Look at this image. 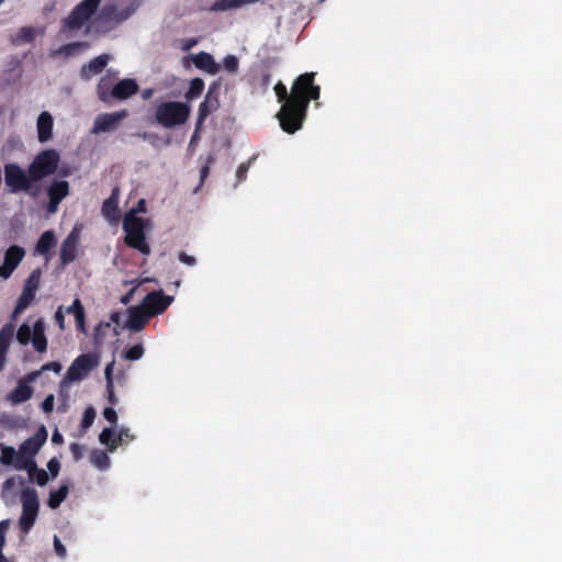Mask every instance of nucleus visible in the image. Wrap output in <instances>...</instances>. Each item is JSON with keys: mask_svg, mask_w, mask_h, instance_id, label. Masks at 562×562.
<instances>
[{"mask_svg": "<svg viewBox=\"0 0 562 562\" xmlns=\"http://www.w3.org/2000/svg\"><path fill=\"white\" fill-rule=\"evenodd\" d=\"M315 74L306 72L294 81L291 94L288 95L286 87L278 82L274 92L279 102H283L277 114L282 130L286 133H294L302 127L310 100L319 98V87L313 83Z\"/></svg>", "mask_w": 562, "mask_h": 562, "instance_id": "1", "label": "nucleus"}, {"mask_svg": "<svg viewBox=\"0 0 562 562\" xmlns=\"http://www.w3.org/2000/svg\"><path fill=\"white\" fill-rule=\"evenodd\" d=\"M153 223L144 216H135L134 212H127L123 220L125 244L138 250L143 255L150 254V246L146 239V233L150 232Z\"/></svg>", "mask_w": 562, "mask_h": 562, "instance_id": "2", "label": "nucleus"}, {"mask_svg": "<svg viewBox=\"0 0 562 562\" xmlns=\"http://www.w3.org/2000/svg\"><path fill=\"white\" fill-rule=\"evenodd\" d=\"M191 113L189 103L167 101L156 108V121L166 128H173L187 122Z\"/></svg>", "mask_w": 562, "mask_h": 562, "instance_id": "3", "label": "nucleus"}, {"mask_svg": "<svg viewBox=\"0 0 562 562\" xmlns=\"http://www.w3.org/2000/svg\"><path fill=\"white\" fill-rule=\"evenodd\" d=\"M99 363L100 358L97 353H86L77 357L67 369L61 386L83 380Z\"/></svg>", "mask_w": 562, "mask_h": 562, "instance_id": "4", "label": "nucleus"}, {"mask_svg": "<svg viewBox=\"0 0 562 562\" xmlns=\"http://www.w3.org/2000/svg\"><path fill=\"white\" fill-rule=\"evenodd\" d=\"M16 340L25 346L32 342L37 352H45L47 349V339L45 336V324L43 319H37L30 324H22L16 331Z\"/></svg>", "mask_w": 562, "mask_h": 562, "instance_id": "5", "label": "nucleus"}, {"mask_svg": "<svg viewBox=\"0 0 562 562\" xmlns=\"http://www.w3.org/2000/svg\"><path fill=\"white\" fill-rule=\"evenodd\" d=\"M22 513L19 518V526L24 533H27L37 518L40 503L37 492L26 487L21 494Z\"/></svg>", "mask_w": 562, "mask_h": 562, "instance_id": "6", "label": "nucleus"}, {"mask_svg": "<svg viewBox=\"0 0 562 562\" xmlns=\"http://www.w3.org/2000/svg\"><path fill=\"white\" fill-rule=\"evenodd\" d=\"M47 436V429L45 428V426H41L33 437L26 439L20 446V451L24 459V462H22L21 465L27 467L29 475H33L34 471L36 470V462L34 460V457L46 442Z\"/></svg>", "mask_w": 562, "mask_h": 562, "instance_id": "7", "label": "nucleus"}, {"mask_svg": "<svg viewBox=\"0 0 562 562\" xmlns=\"http://www.w3.org/2000/svg\"><path fill=\"white\" fill-rule=\"evenodd\" d=\"M101 0H83L80 2L65 20L61 32L66 34L83 27L95 12Z\"/></svg>", "mask_w": 562, "mask_h": 562, "instance_id": "8", "label": "nucleus"}, {"mask_svg": "<svg viewBox=\"0 0 562 562\" xmlns=\"http://www.w3.org/2000/svg\"><path fill=\"white\" fill-rule=\"evenodd\" d=\"M59 155L54 149H47L36 156L29 168V172L34 180H40L52 175L58 165Z\"/></svg>", "mask_w": 562, "mask_h": 562, "instance_id": "9", "label": "nucleus"}, {"mask_svg": "<svg viewBox=\"0 0 562 562\" xmlns=\"http://www.w3.org/2000/svg\"><path fill=\"white\" fill-rule=\"evenodd\" d=\"M4 181L10 192L15 193L19 191H30L34 180L19 166L14 164H9L4 167Z\"/></svg>", "mask_w": 562, "mask_h": 562, "instance_id": "10", "label": "nucleus"}, {"mask_svg": "<svg viewBox=\"0 0 562 562\" xmlns=\"http://www.w3.org/2000/svg\"><path fill=\"white\" fill-rule=\"evenodd\" d=\"M41 375V371H33L19 380L16 386L7 395V401L11 405H18L26 402L33 395L32 383L35 382Z\"/></svg>", "mask_w": 562, "mask_h": 562, "instance_id": "11", "label": "nucleus"}, {"mask_svg": "<svg viewBox=\"0 0 562 562\" xmlns=\"http://www.w3.org/2000/svg\"><path fill=\"white\" fill-rule=\"evenodd\" d=\"M173 297L164 295L162 292H151L146 295L140 306L149 317L161 314L172 303Z\"/></svg>", "mask_w": 562, "mask_h": 562, "instance_id": "12", "label": "nucleus"}, {"mask_svg": "<svg viewBox=\"0 0 562 562\" xmlns=\"http://www.w3.org/2000/svg\"><path fill=\"white\" fill-rule=\"evenodd\" d=\"M40 283V274L33 272L25 282L22 294L13 312V317L22 313L34 300Z\"/></svg>", "mask_w": 562, "mask_h": 562, "instance_id": "13", "label": "nucleus"}, {"mask_svg": "<svg viewBox=\"0 0 562 562\" xmlns=\"http://www.w3.org/2000/svg\"><path fill=\"white\" fill-rule=\"evenodd\" d=\"M25 251L19 246H11L4 255V263L0 267V278L8 279L22 261Z\"/></svg>", "mask_w": 562, "mask_h": 562, "instance_id": "14", "label": "nucleus"}, {"mask_svg": "<svg viewBox=\"0 0 562 562\" xmlns=\"http://www.w3.org/2000/svg\"><path fill=\"white\" fill-rule=\"evenodd\" d=\"M149 318L150 317L140 305L132 306L126 312L123 326L128 330L139 331L145 327Z\"/></svg>", "mask_w": 562, "mask_h": 562, "instance_id": "15", "label": "nucleus"}, {"mask_svg": "<svg viewBox=\"0 0 562 562\" xmlns=\"http://www.w3.org/2000/svg\"><path fill=\"white\" fill-rule=\"evenodd\" d=\"M125 116V111L100 114L94 120L92 132L95 134L111 132Z\"/></svg>", "mask_w": 562, "mask_h": 562, "instance_id": "16", "label": "nucleus"}, {"mask_svg": "<svg viewBox=\"0 0 562 562\" xmlns=\"http://www.w3.org/2000/svg\"><path fill=\"white\" fill-rule=\"evenodd\" d=\"M0 464L4 467H12L15 470H25L27 472V467L21 465V463L24 462V459L20 449L16 450L14 447L0 443Z\"/></svg>", "mask_w": 562, "mask_h": 562, "instance_id": "17", "label": "nucleus"}, {"mask_svg": "<svg viewBox=\"0 0 562 562\" xmlns=\"http://www.w3.org/2000/svg\"><path fill=\"white\" fill-rule=\"evenodd\" d=\"M79 240L80 229L78 227H74L61 245L60 258L64 263L70 262L76 258Z\"/></svg>", "mask_w": 562, "mask_h": 562, "instance_id": "18", "label": "nucleus"}, {"mask_svg": "<svg viewBox=\"0 0 562 562\" xmlns=\"http://www.w3.org/2000/svg\"><path fill=\"white\" fill-rule=\"evenodd\" d=\"M54 120L49 112H42L36 122L37 138L41 143H46L52 138Z\"/></svg>", "mask_w": 562, "mask_h": 562, "instance_id": "19", "label": "nucleus"}, {"mask_svg": "<svg viewBox=\"0 0 562 562\" xmlns=\"http://www.w3.org/2000/svg\"><path fill=\"white\" fill-rule=\"evenodd\" d=\"M218 106V100L216 97L212 95V92L209 91L205 95L204 101L199 105L198 111V123H196V130L192 137V140L195 139L196 134L201 125L203 124L204 120L207 117L209 114H211L213 111H215Z\"/></svg>", "mask_w": 562, "mask_h": 562, "instance_id": "20", "label": "nucleus"}, {"mask_svg": "<svg viewBox=\"0 0 562 562\" xmlns=\"http://www.w3.org/2000/svg\"><path fill=\"white\" fill-rule=\"evenodd\" d=\"M191 59L196 68L210 75H215L221 69V66L215 63L213 56L207 53L201 52L196 55H193Z\"/></svg>", "mask_w": 562, "mask_h": 562, "instance_id": "21", "label": "nucleus"}, {"mask_svg": "<svg viewBox=\"0 0 562 562\" xmlns=\"http://www.w3.org/2000/svg\"><path fill=\"white\" fill-rule=\"evenodd\" d=\"M102 214L111 224H116L119 222V194L116 191H114L111 196L104 201L102 205Z\"/></svg>", "mask_w": 562, "mask_h": 562, "instance_id": "22", "label": "nucleus"}, {"mask_svg": "<svg viewBox=\"0 0 562 562\" xmlns=\"http://www.w3.org/2000/svg\"><path fill=\"white\" fill-rule=\"evenodd\" d=\"M137 83L133 79H123L114 85L111 98L124 100L137 91Z\"/></svg>", "mask_w": 562, "mask_h": 562, "instance_id": "23", "label": "nucleus"}, {"mask_svg": "<svg viewBox=\"0 0 562 562\" xmlns=\"http://www.w3.org/2000/svg\"><path fill=\"white\" fill-rule=\"evenodd\" d=\"M109 60H110L109 55H101V56L95 57L89 64L85 65L81 68V76L85 79H90L91 77L99 74L105 67V65L108 64Z\"/></svg>", "mask_w": 562, "mask_h": 562, "instance_id": "24", "label": "nucleus"}, {"mask_svg": "<svg viewBox=\"0 0 562 562\" xmlns=\"http://www.w3.org/2000/svg\"><path fill=\"white\" fill-rule=\"evenodd\" d=\"M56 238L53 232H45L36 245V252L40 255H46L55 246Z\"/></svg>", "mask_w": 562, "mask_h": 562, "instance_id": "25", "label": "nucleus"}, {"mask_svg": "<svg viewBox=\"0 0 562 562\" xmlns=\"http://www.w3.org/2000/svg\"><path fill=\"white\" fill-rule=\"evenodd\" d=\"M114 361L110 362L104 370L106 381L108 400L112 405L117 403V398L114 393V379H113Z\"/></svg>", "mask_w": 562, "mask_h": 562, "instance_id": "26", "label": "nucleus"}, {"mask_svg": "<svg viewBox=\"0 0 562 562\" xmlns=\"http://www.w3.org/2000/svg\"><path fill=\"white\" fill-rule=\"evenodd\" d=\"M99 441L104 445L110 452H113L117 448V432L112 428H104L99 436Z\"/></svg>", "mask_w": 562, "mask_h": 562, "instance_id": "27", "label": "nucleus"}, {"mask_svg": "<svg viewBox=\"0 0 562 562\" xmlns=\"http://www.w3.org/2000/svg\"><path fill=\"white\" fill-rule=\"evenodd\" d=\"M68 191H69L68 182L67 181H58V182L53 183L48 188V195H49V199H54V200H57L60 202L64 198L67 196Z\"/></svg>", "mask_w": 562, "mask_h": 562, "instance_id": "28", "label": "nucleus"}, {"mask_svg": "<svg viewBox=\"0 0 562 562\" xmlns=\"http://www.w3.org/2000/svg\"><path fill=\"white\" fill-rule=\"evenodd\" d=\"M69 493L68 485H61L56 491H50L49 497H48V506L53 509H56L67 497Z\"/></svg>", "mask_w": 562, "mask_h": 562, "instance_id": "29", "label": "nucleus"}, {"mask_svg": "<svg viewBox=\"0 0 562 562\" xmlns=\"http://www.w3.org/2000/svg\"><path fill=\"white\" fill-rule=\"evenodd\" d=\"M91 462L95 468L104 471L110 467L111 460L105 452L95 450L91 453Z\"/></svg>", "mask_w": 562, "mask_h": 562, "instance_id": "30", "label": "nucleus"}, {"mask_svg": "<svg viewBox=\"0 0 562 562\" xmlns=\"http://www.w3.org/2000/svg\"><path fill=\"white\" fill-rule=\"evenodd\" d=\"M204 82L200 78H194L190 81L188 91L186 92V99L188 101L195 100L203 91Z\"/></svg>", "mask_w": 562, "mask_h": 562, "instance_id": "31", "label": "nucleus"}, {"mask_svg": "<svg viewBox=\"0 0 562 562\" xmlns=\"http://www.w3.org/2000/svg\"><path fill=\"white\" fill-rule=\"evenodd\" d=\"M113 80L110 78H102L99 87L98 92L99 97L102 101H109L111 99V91L113 89Z\"/></svg>", "mask_w": 562, "mask_h": 562, "instance_id": "32", "label": "nucleus"}, {"mask_svg": "<svg viewBox=\"0 0 562 562\" xmlns=\"http://www.w3.org/2000/svg\"><path fill=\"white\" fill-rule=\"evenodd\" d=\"M74 316L76 319L77 328L80 331H86L85 325V310L79 299L75 300Z\"/></svg>", "mask_w": 562, "mask_h": 562, "instance_id": "33", "label": "nucleus"}, {"mask_svg": "<svg viewBox=\"0 0 562 562\" xmlns=\"http://www.w3.org/2000/svg\"><path fill=\"white\" fill-rule=\"evenodd\" d=\"M144 356V347L140 344L132 346L127 350L124 351L123 357L126 360L135 361L139 360Z\"/></svg>", "mask_w": 562, "mask_h": 562, "instance_id": "34", "label": "nucleus"}, {"mask_svg": "<svg viewBox=\"0 0 562 562\" xmlns=\"http://www.w3.org/2000/svg\"><path fill=\"white\" fill-rule=\"evenodd\" d=\"M10 521L9 520H2L0 521V562H10L3 554L2 549L5 544V535L9 530Z\"/></svg>", "mask_w": 562, "mask_h": 562, "instance_id": "35", "label": "nucleus"}, {"mask_svg": "<svg viewBox=\"0 0 562 562\" xmlns=\"http://www.w3.org/2000/svg\"><path fill=\"white\" fill-rule=\"evenodd\" d=\"M95 418V411L93 407H87L83 412L82 420H81V428L83 431H86L88 428H90L94 422Z\"/></svg>", "mask_w": 562, "mask_h": 562, "instance_id": "36", "label": "nucleus"}, {"mask_svg": "<svg viewBox=\"0 0 562 562\" xmlns=\"http://www.w3.org/2000/svg\"><path fill=\"white\" fill-rule=\"evenodd\" d=\"M83 48H85L83 44L74 43V44H69V45L64 46L59 50H56L55 54H57V55L64 54L66 56H71V55L78 54Z\"/></svg>", "mask_w": 562, "mask_h": 562, "instance_id": "37", "label": "nucleus"}, {"mask_svg": "<svg viewBox=\"0 0 562 562\" xmlns=\"http://www.w3.org/2000/svg\"><path fill=\"white\" fill-rule=\"evenodd\" d=\"M30 477H34L35 482L41 486H44L49 480L47 472L43 469L37 468L34 471L33 475H30Z\"/></svg>", "mask_w": 562, "mask_h": 562, "instance_id": "38", "label": "nucleus"}, {"mask_svg": "<svg viewBox=\"0 0 562 562\" xmlns=\"http://www.w3.org/2000/svg\"><path fill=\"white\" fill-rule=\"evenodd\" d=\"M223 67L229 71V72H234L237 70L238 68V59L235 57V56H227L224 58L223 60Z\"/></svg>", "mask_w": 562, "mask_h": 562, "instance_id": "39", "label": "nucleus"}, {"mask_svg": "<svg viewBox=\"0 0 562 562\" xmlns=\"http://www.w3.org/2000/svg\"><path fill=\"white\" fill-rule=\"evenodd\" d=\"M134 439V436L130 434V429L121 428L117 431V446L122 443H127Z\"/></svg>", "mask_w": 562, "mask_h": 562, "instance_id": "40", "label": "nucleus"}, {"mask_svg": "<svg viewBox=\"0 0 562 562\" xmlns=\"http://www.w3.org/2000/svg\"><path fill=\"white\" fill-rule=\"evenodd\" d=\"M103 417L113 425L117 423V414L113 407L104 408Z\"/></svg>", "mask_w": 562, "mask_h": 562, "instance_id": "41", "label": "nucleus"}, {"mask_svg": "<svg viewBox=\"0 0 562 562\" xmlns=\"http://www.w3.org/2000/svg\"><path fill=\"white\" fill-rule=\"evenodd\" d=\"M47 468L53 477H56L59 473L60 463L57 458H53L48 461Z\"/></svg>", "mask_w": 562, "mask_h": 562, "instance_id": "42", "label": "nucleus"}, {"mask_svg": "<svg viewBox=\"0 0 562 562\" xmlns=\"http://www.w3.org/2000/svg\"><path fill=\"white\" fill-rule=\"evenodd\" d=\"M134 10H135V7H132L126 12H123V13H117L115 11H109L106 14L109 18H114L119 21H122V20H125L126 18H128L134 12Z\"/></svg>", "mask_w": 562, "mask_h": 562, "instance_id": "43", "label": "nucleus"}, {"mask_svg": "<svg viewBox=\"0 0 562 562\" xmlns=\"http://www.w3.org/2000/svg\"><path fill=\"white\" fill-rule=\"evenodd\" d=\"M54 401H55V397L53 394L48 395L42 403V409L46 413V414H49L53 412L54 409Z\"/></svg>", "mask_w": 562, "mask_h": 562, "instance_id": "44", "label": "nucleus"}, {"mask_svg": "<svg viewBox=\"0 0 562 562\" xmlns=\"http://www.w3.org/2000/svg\"><path fill=\"white\" fill-rule=\"evenodd\" d=\"M16 484H23V479L21 476H12L8 479L3 484L4 491H10L13 488Z\"/></svg>", "mask_w": 562, "mask_h": 562, "instance_id": "45", "label": "nucleus"}, {"mask_svg": "<svg viewBox=\"0 0 562 562\" xmlns=\"http://www.w3.org/2000/svg\"><path fill=\"white\" fill-rule=\"evenodd\" d=\"M38 371H41V374L45 371H54L56 373H59L61 371V364L59 362H49L42 366V368Z\"/></svg>", "mask_w": 562, "mask_h": 562, "instance_id": "46", "label": "nucleus"}, {"mask_svg": "<svg viewBox=\"0 0 562 562\" xmlns=\"http://www.w3.org/2000/svg\"><path fill=\"white\" fill-rule=\"evenodd\" d=\"M128 212H134L135 216H143L146 213V202L144 199H140L137 202V205L130 210Z\"/></svg>", "mask_w": 562, "mask_h": 562, "instance_id": "47", "label": "nucleus"}, {"mask_svg": "<svg viewBox=\"0 0 562 562\" xmlns=\"http://www.w3.org/2000/svg\"><path fill=\"white\" fill-rule=\"evenodd\" d=\"M55 321L61 330L65 329V312L61 306L55 313Z\"/></svg>", "mask_w": 562, "mask_h": 562, "instance_id": "48", "label": "nucleus"}, {"mask_svg": "<svg viewBox=\"0 0 562 562\" xmlns=\"http://www.w3.org/2000/svg\"><path fill=\"white\" fill-rule=\"evenodd\" d=\"M54 548H55V552L57 553V555H59L60 558L66 557V548L61 544L58 537L54 538Z\"/></svg>", "mask_w": 562, "mask_h": 562, "instance_id": "49", "label": "nucleus"}, {"mask_svg": "<svg viewBox=\"0 0 562 562\" xmlns=\"http://www.w3.org/2000/svg\"><path fill=\"white\" fill-rule=\"evenodd\" d=\"M179 259H180V261H181V262H183V263H186V265H188V266H193V265H195V259H194V257L189 256V255H187V254H183V252H182V254H180V255H179Z\"/></svg>", "mask_w": 562, "mask_h": 562, "instance_id": "50", "label": "nucleus"}, {"mask_svg": "<svg viewBox=\"0 0 562 562\" xmlns=\"http://www.w3.org/2000/svg\"><path fill=\"white\" fill-rule=\"evenodd\" d=\"M70 450L75 457L76 460H79L81 458V454H82V448L80 445L78 443H72L70 446Z\"/></svg>", "mask_w": 562, "mask_h": 562, "instance_id": "51", "label": "nucleus"}, {"mask_svg": "<svg viewBox=\"0 0 562 562\" xmlns=\"http://www.w3.org/2000/svg\"><path fill=\"white\" fill-rule=\"evenodd\" d=\"M198 41L194 40V38H191V40H186L182 42V45H181V48L183 50H189L190 48H192L194 45H196Z\"/></svg>", "mask_w": 562, "mask_h": 562, "instance_id": "52", "label": "nucleus"}, {"mask_svg": "<svg viewBox=\"0 0 562 562\" xmlns=\"http://www.w3.org/2000/svg\"><path fill=\"white\" fill-rule=\"evenodd\" d=\"M63 441H64L63 435L56 429L53 432L52 442L56 443V445H60V443H63Z\"/></svg>", "mask_w": 562, "mask_h": 562, "instance_id": "53", "label": "nucleus"}, {"mask_svg": "<svg viewBox=\"0 0 562 562\" xmlns=\"http://www.w3.org/2000/svg\"><path fill=\"white\" fill-rule=\"evenodd\" d=\"M58 204H59V201L54 200V199H49L48 212L49 213H55L57 211V209H58Z\"/></svg>", "mask_w": 562, "mask_h": 562, "instance_id": "54", "label": "nucleus"}, {"mask_svg": "<svg viewBox=\"0 0 562 562\" xmlns=\"http://www.w3.org/2000/svg\"><path fill=\"white\" fill-rule=\"evenodd\" d=\"M114 381L116 380L119 383H124L126 379V372L124 370H120L116 376H113Z\"/></svg>", "mask_w": 562, "mask_h": 562, "instance_id": "55", "label": "nucleus"}, {"mask_svg": "<svg viewBox=\"0 0 562 562\" xmlns=\"http://www.w3.org/2000/svg\"><path fill=\"white\" fill-rule=\"evenodd\" d=\"M135 289H136V286H133L131 289V291L122 297V303L127 304L131 301V299L135 292Z\"/></svg>", "mask_w": 562, "mask_h": 562, "instance_id": "56", "label": "nucleus"}, {"mask_svg": "<svg viewBox=\"0 0 562 562\" xmlns=\"http://www.w3.org/2000/svg\"><path fill=\"white\" fill-rule=\"evenodd\" d=\"M247 172V167L245 165H241L238 169H237V177L239 180L244 179L245 178V175Z\"/></svg>", "mask_w": 562, "mask_h": 562, "instance_id": "57", "label": "nucleus"}, {"mask_svg": "<svg viewBox=\"0 0 562 562\" xmlns=\"http://www.w3.org/2000/svg\"><path fill=\"white\" fill-rule=\"evenodd\" d=\"M74 307H75V301L72 302V304L70 306H68L66 310H65V313H68V314H72L74 315Z\"/></svg>", "mask_w": 562, "mask_h": 562, "instance_id": "58", "label": "nucleus"}, {"mask_svg": "<svg viewBox=\"0 0 562 562\" xmlns=\"http://www.w3.org/2000/svg\"><path fill=\"white\" fill-rule=\"evenodd\" d=\"M150 94H151V91H150V90H148V91H145V92H144V97H145V98L150 97Z\"/></svg>", "mask_w": 562, "mask_h": 562, "instance_id": "59", "label": "nucleus"}, {"mask_svg": "<svg viewBox=\"0 0 562 562\" xmlns=\"http://www.w3.org/2000/svg\"><path fill=\"white\" fill-rule=\"evenodd\" d=\"M147 281H149V279H147V278L146 279H142L140 281L137 282L136 286L139 285L140 283H144V282H147Z\"/></svg>", "mask_w": 562, "mask_h": 562, "instance_id": "60", "label": "nucleus"}, {"mask_svg": "<svg viewBox=\"0 0 562 562\" xmlns=\"http://www.w3.org/2000/svg\"><path fill=\"white\" fill-rule=\"evenodd\" d=\"M207 173V168H204L202 171V177H204Z\"/></svg>", "mask_w": 562, "mask_h": 562, "instance_id": "61", "label": "nucleus"}, {"mask_svg": "<svg viewBox=\"0 0 562 562\" xmlns=\"http://www.w3.org/2000/svg\"><path fill=\"white\" fill-rule=\"evenodd\" d=\"M3 0H0V3L2 2Z\"/></svg>", "mask_w": 562, "mask_h": 562, "instance_id": "62", "label": "nucleus"}]
</instances>
